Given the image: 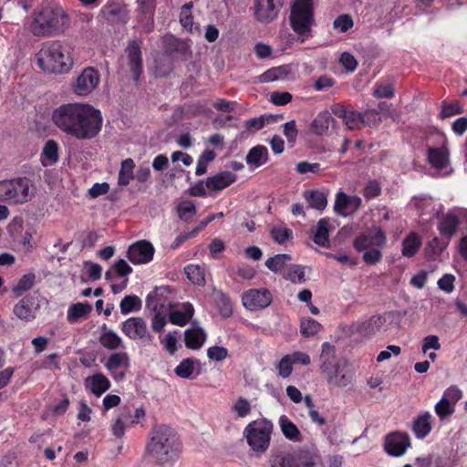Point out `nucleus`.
Instances as JSON below:
<instances>
[{
    "label": "nucleus",
    "mask_w": 467,
    "mask_h": 467,
    "mask_svg": "<svg viewBox=\"0 0 467 467\" xmlns=\"http://www.w3.org/2000/svg\"><path fill=\"white\" fill-rule=\"evenodd\" d=\"M51 121L66 135L89 140L99 134L103 117L100 110L90 104L73 102L56 108L52 111Z\"/></svg>",
    "instance_id": "f257e3e1"
},
{
    "label": "nucleus",
    "mask_w": 467,
    "mask_h": 467,
    "mask_svg": "<svg viewBox=\"0 0 467 467\" xmlns=\"http://www.w3.org/2000/svg\"><path fill=\"white\" fill-rule=\"evenodd\" d=\"M70 26V17L58 3H49L35 9L26 26L36 37H50L64 34Z\"/></svg>",
    "instance_id": "f03ea898"
},
{
    "label": "nucleus",
    "mask_w": 467,
    "mask_h": 467,
    "mask_svg": "<svg viewBox=\"0 0 467 467\" xmlns=\"http://www.w3.org/2000/svg\"><path fill=\"white\" fill-rule=\"evenodd\" d=\"M35 62L45 74H67L75 65L73 48L60 40L45 41L35 54Z\"/></svg>",
    "instance_id": "7ed1b4c3"
},
{
    "label": "nucleus",
    "mask_w": 467,
    "mask_h": 467,
    "mask_svg": "<svg viewBox=\"0 0 467 467\" xmlns=\"http://www.w3.org/2000/svg\"><path fill=\"white\" fill-rule=\"evenodd\" d=\"M320 358V370L329 385L345 388L352 381L353 373L347 362L336 358L334 346L327 342L324 343Z\"/></svg>",
    "instance_id": "20e7f679"
},
{
    "label": "nucleus",
    "mask_w": 467,
    "mask_h": 467,
    "mask_svg": "<svg viewBox=\"0 0 467 467\" xmlns=\"http://www.w3.org/2000/svg\"><path fill=\"white\" fill-rule=\"evenodd\" d=\"M289 24L301 42L310 38L316 26L314 0H294L291 5Z\"/></svg>",
    "instance_id": "39448f33"
},
{
    "label": "nucleus",
    "mask_w": 467,
    "mask_h": 467,
    "mask_svg": "<svg viewBox=\"0 0 467 467\" xmlns=\"http://www.w3.org/2000/svg\"><path fill=\"white\" fill-rule=\"evenodd\" d=\"M387 244V237L379 226H372L368 233L356 237L353 246L358 252L363 253V260L369 265L379 263L382 258L381 249Z\"/></svg>",
    "instance_id": "423d86ee"
},
{
    "label": "nucleus",
    "mask_w": 467,
    "mask_h": 467,
    "mask_svg": "<svg viewBox=\"0 0 467 467\" xmlns=\"http://www.w3.org/2000/svg\"><path fill=\"white\" fill-rule=\"evenodd\" d=\"M34 184L26 178L5 180L0 182V202L23 204L35 195Z\"/></svg>",
    "instance_id": "0eeeda50"
},
{
    "label": "nucleus",
    "mask_w": 467,
    "mask_h": 467,
    "mask_svg": "<svg viewBox=\"0 0 467 467\" xmlns=\"http://www.w3.org/2000/svg\"><path fill=\"white\" fill-rule=\"evenodd\" d=\"M271 467H324L321 456L315 451H301L293 454L277 453L270 458Z\"/></svg>",
    "instance_id": "6e6552de"
},
{
    "label": "nucleus",
    "mask_w": 467,
    "mask_h": 467,
    "mask_svg": "<svg viewBox=\"0 0 467 467\" xmlns=\"http://www.w3.org/2000/svg\"><path fill=\"white\" fill-rule=\"evenodd\" d=\"M181 451L179 440H150L146 446L147 455L160 462L177 459Z\"/></svg>",
    "instance_id": "1a4fd4ad"
},
{
    "label": "nucleus",
    "mask_w": 467,
    "mask_h": 467,
    "mask_svg": "<svg viewBox=\"0 0 467 467\" xmlns=\"http://www.w3.org/2000/svg\"><path fill=\"white\" fill-rule=\"evenodd\" d=\"M440 145L429 147L427 160L431 168L441 175H448L452 171L450 161V151L447 139L440 135Z\"/></svg>",
    "instance_id": "9d476101"
},
{
    "label": "nucleus",
    "mask_w": 467,
    "mask_h": 467,
    "mask_svg": "<svg viewBox=\"0 0 467 467\" xmlns=\"http://www.w3.org/2000/svg\"><path fill=\"white\" fill-rule=\"evenodd\" d=\"M99 81L100 75L99 71L91 67H86L76 78L72 86L73 92L77 96H88L97 88Z\"/></svg>",
    "instance_id": "9b49d317"
},
{
    "label": "nucleus",
    "mask_w": 467,
    "mask_h": 467,
    "mask_svg": "<svg viewBox=\"0 0 467 467\" xmlns=\"http://www.w3.org/2000/svg\"><path fill=\"white\" fill-rule=\"evenodd\" d=\"M285 0H254V16L263 24H268L278 17Z\"/></svg>",
    "instance_id": "f8f14e48"
},
{
    "label": "nucleus",
    "mask_w": 467,
    "mask_h": 467,
    "mask_svg": "<svg viewBox=\"0 0 467 467\" xmlns=\"http://www.w3.org/2000/svg\"><path fill=\"white\" fill-rule=\"evenodd\" d=\"M122 333L131 340L151 341L146 321L138 317H130L120 325Z\"/></svg>",
    "instance_id": "ddd939ff"
},
{
    "label": "nucleus",
    "mask_w": 467,
    "mask_h": 467,
    "mask_svg": "<svg viewBox=\"0 0 467 467\" xmlns=\"http://www.w3.org/2000/svg\"><path fill=\"white\" fill-rule=\"evenodd\" d=\"M362 203L360 197L348 195L342 191L337 192L334 202V211L337 214L348 217L358 212Z\"/></svg>",
    "instance_id": "4468645a"
},
{
    "label": "nucleus",
    "mask_w": 467,
    "mask_h": 467,
    "mask_svg": "<svg viewBox=\"0 0 467 467\" xmlns=\"http://www.w3.org/2000/svg\"><path fill=\"white\" fill-rule=\"evenodd\" d=\"M104 367L109 371L115 380H122L130 367V357L126 352L115 351L104 362Z\"/></svg>",
    "instance_id": "2eb2a0df"
},
{
    "label": "nucleus",
    "mask_w": 467,
    "mask_h": 467,
    "mask_svg": "<svg viewBox=\"0 0 467 467\" xmlns=\"http://www.w3.org/2000/svg\"><path fill=\"white\" fill-rule=\"evenodd\" d=\"M242 301L245 308L255 311L268 306L272 302V295L265 288L250 289L244 293Z\"/></svg>",
    "instance_id": "dca6fc26"
},
{
    "label": "nucleus",
    "mask_w": 467,
    "mask_h": 467,
    "mask_svg": "<svg viewBox=\"0 0 467 467\" xmlns=\"http://www.w3.org/2000/svg\"><path fill=\"white\" fill-rule=\"evenodd\" d=\"M154 252L153 245L150 242L142 240L130 245L128 258L134 265L148 264L152 260Z\"/></svg>",
    "instance_id": "f3484780"
},
{
    "label": "nucleus",
    "mask_w": 467,
    "mask_h": 467,
    "mask_svg": "<svg viewBox=\"0 0 467 467\" xmlns=\"http://www.w3.org/2000/svg\"><path fill=\"white\" fill-rule=\"evenodd\" d=\"M101 13L110 23H127L129 20V10L125 4L110 0L101 9Z\"/></svg>",
    "instance_id": "a211bd4d"
},
{
    "label": "nucleus",
    "mask_w": 467,
    "mask_h": 467,
    "mask_svg": "<svg viewBox=\"0 0 467 467\" xmlns=\"http://www.w3.org/2000/svg\"><path fill=\"white\" fill-rule=\"evenodd\" d=\"M128 66L133 79L138 81L142 71L141 45L140 42L130 41L126 48Z\"/></svg>",
    "instance_id": "6ab92c4d"
},
{
    "label": "nucleus",
    "mask_w": 467,
    "mask_h": 467,
    "mask_svg": "<svg viewBox=\"0 0 467 467\" xmlns=\"http://www.w3.org/2000/svg\"><path fill=\"white\" fill-rule=\"evenodd\" d=\"M377 119L378 112L376 110H367L362 114L351 109L344 122L349 130H358L365 124L376 121Z\"/></svg>",
    "instance_id": "aec40b11"
},
{
    "label": "nucleus",
    "mask_w": 467,
    "mask_h": 467,
    "mask_svg": "<svg viewBox=\"0 0 467 467\" xmlns=\"http://www.w3.org/2000/svg\"><path fill=\"white\" fill-rule=\"evenodd\" d=\"M202 371L201 362L194 358H188L181 361L174 368V373L181 379H192Z\"/></svg>",
    "instance_id": "412c9836"
},
{
    "label": "nucleus",
    "mask_w": 467,
    "mask_h": 467,
    "mask_svg": "<svg viewBox=\"0 0 467 467\" xmlns=\"http://www.w3.org/2000/svg\"><path fill=\"white\" fill-rule=\"evenodd\" d=\"M37 308L35 296L27 295L14 306V314L22 320L30 321L35 318V311Z\"/></svg>",
    "instance_id": "4be33fe9"
},
{
    "label": "nucleus",
    "mask_w": 467,
    "mask_h": 467,
    "mask_svg": "<svg viewBox=\"0 0 467 467\" xmlns=\"http://www.w3.org/2000/svg\"><path fill=\"white\" fill-rule=\"evenodd\" d=\"M99 341L103 348L109 350L124 348L122 338L114 330L109 328L106 324H103L100 327Z\"/></svg>",
    "instance_id": "5701e85b"
},
{
    "label": "nucleus",
    "mask_w": 467,
    "mask_h": 467,
    "mask_svg": "<svg viewBox=\"0 0 467 467\" xmlns=\"http://www.w3.org/2000/svg\"><path fill=\"white\" fill-rule=\"evenodd\" d=\"M273 424L265 419H259L250 422L245 430L246 438H270Z\"/></svg>",
    "instance_id": "b1692460"
},
{
    "label": "nucleus",
    "mask_w": 467,
    "mask_h": 467,
    "mask_svg": "<svg viewBox=\"0 0 467 467\" xmlns=\"http://www.w3.org/2000/svg\"><path fill=\"white\" fill-rule=\"evenodd\" d=\"M236 175L232 171H222L214 176L208 177L205 181L206 188L209 191H222L234 182Z\"/></svg>",
    "instance_id": "393cba45"
},
{
    "label": "nucleus",
    "mask_w": 467,
    "mask_h": 467,
    "mask_svg": "<svg viewBox=\"0 0 467 467\" xmlns=\"http://www.w3.org/2000/svg\"><path fill=\"white\" fill-rule=\"evenodd\" d=\"M85 387L96 397H100L110 388L109 379L103 374L98 373L85 379Z\"/></svg>",
    "instance_id": "a878e982"
},
{
    "label": "nucleus",
    "mask_w": 467,
    "mask_h": 467,
    "mask_svg": "<svg viewBox=\"0 0 467 467\" xmlns=\"http://www.w3.org/2000/svg\"><path fill=\"white\" fill-rule=\"evenodd\" d=\"M139 23L145 30H150L153 23L155 0H138Z\"/></svg>",
    "instance_id": "bb28decb"
},
{
    "label": "nucleus",
    "mask_w": 467,
    "mask_h": 467,
    "mask_svg": "<svg viewBox=\"0 0 467 467\" xmlns=\"http://www.w3.org/2000/svg\"><path fill=\"white\" fill-rule=\"evenodd\" d=\"M207 338V335L203 328L198 326H192L184 332L185 346L190 349L201 348Z\"/></svg>",
    "instance_id": "cd10ccee"
},
{
    "label": "nucleus",
    "mask_w": 467,
    "mask_h": 467,
    "mask_svg": "<svg viewBox=\"0 0 467 467\" xmlns=\"http://www.w3.org/2000/svg\"><path fill=\"white\" fill-rule=\"evenodd\" d=\"M194 308L190 303H183L180 306L171 310L169 314V320L176 326L183 327L192 317Z\"/></svg>",
    "instance_id": "c85d7f7f"
},
{
    "label": "nucleus",
    "mask_w": 467,
    "mask_h": 467,
    "mask_svg": "<svg viewBox=\"0 0 467 467\" xmlns=\"http://www.w3.org/2000/svg\"><path fill=\"white\" fill-rule=\"evenodd\" d=\"M432 416L429 411L420 413L412 422V431L418 438H425L431 431Z\"/></svg>",
    "instance_id": "c756f323"
},
{
    "label": "nucleus",
    "mask_w": 467,
    "mask_h": 467,
    "mask_svg": "<svg viewBox=\"0 0 467 467\" xmlns=\"http://www.w3.org/2000/svg\"><path fill=\"white\" fill-rule=\"evenodd\" d=\"M92 311V306L87 302H79L68 306L67 320L70 324H76L85 319Z\"/></svg>",
    "instance_id": "7c9ffc66"
},
{
    "label": "nucleus",
    "mask_w": 467,
    "mask_h": 467,
    "mask_svg": "<svg viewBox=\"0 0 467 467\" xmlns=\"http://www.w3.org/2000/svg\"><path fill=\"white\" fill-rule=\"evenodd\" d=\"M458 225V217L451 213H448L441 219L438 229L443 237L451 239L456 234Z\"/></svg>",
    "instance_id": "2f4dec72"
},
{
    "label": "nucleus",
    "mask_w": 467,
    "mask_h": 467,
    "mask_svg": "<svg viewBox=\"0 0 467 467\" xmlns=\"http://www.w3.org/2000/svg\"><path fill=\"white\" fill-rule=\"evenodd\" d=\"M422 244L421 238L414 232L410 233L401 244V254L410 258L414 256Z\"/></svg>",
    "instance_id": "473e14b6"
},
{
    "label": "nucleus",
    "mask_w": 467,
    "mask_h": 467,
    "mask_svg": "<svg viewBox=\"0 0 467 467\" xmlns=\"http://www.w3.org/2000/svg\"><path fill=\"white\" fill-rule=\"evenodd\" d=\"M192 3L185 4L182 6L180 11V24L182 26L190 33H200V26L194 23L192 9Z\"/></svg>",
    "instance_id": "72a5a7b5"
},
{
    "label": "nucleus",
    "mask_w": 467,
    "mask_h": 467,
    "mask_svg": "<svg viewBox=\"0 0 467 467\" xmlns=\"http://www.w3.org/2000/svg\"><path fill=\"white\" fill-rule=\"evenodd\" d=\"M135 162L131 158L123 160L118 174V184L120 187L128 186L134 179Z\"/></svg>",
    "instance_id": "f704fd0d"
},
{
    "label": "nucleus",
    "mask_w": 467,
    "mask_h": 467,
    "mask_svg": "<svg viewBox=\"0 0 467 467\" xmlns=\"http://www.w3.org/2000/svg\"><path fill=\"white\" fill-rule=\"evenodd\" d=\"M268 160V150L266 147L257 145L252 148L246 155L245 161L248 165L258 168L264 165Z\"/></svg>",
    "instance_id": "c9c22d12"
},
{
    "label": "nucleus",
    "mask_w": 467,
    "mask_h": 467,
    "mask_svg": "<svg viewBox=\"0 0 467 467\" xmlns=\"http://www.w3.org/2000/svg\"><path fill=\"white\" fill-rule=\"evenodd\" d=\"M310 208L323 211L327 205V194L318 190H308L303 194Z\"/></svg>",
    "instance_id": "e433bc0d"
},
{
    "label": "nucleus",
    "mask_w": 467,
    "mask_h": 467,
    "mask_svg": "<svg viewBox=\"0 0 467 467\" xmlns=\"http://www.w3.org/2000/svg\"><path fill=\"white\" fill-rule=\"evenodd\" d=\"M58 156V144L53 140H47L41 153L42 164L44 166L53 165L57 162Z\"/></svg>",
    "instance_id": "4c0bfd02"
},
{
    "label": "nucleus",
    "mask_w": 467,
    "mask_h": 467,
    "mask_svg": "<svg viewBox=\"0 0 467 467\" xmlns=\"http://www.w3.org/2000/svg\"><path fill=\"white\" fill-rule=\"evenodd\" d=\"M332 120L331 114L327 110L319 112L311 124V130L317 135H323L327 132L330 122Z\"/></svg>",
    "instance_id": "58836bf2"
},
{
    "label": "nucleus",
    "mask_w": 467,
    "mask_h": 467,
    "mask_svg": "<svg viewBox=\"0 0 467 467\" xmlns=\"http://www.w3.org/2000/svg\"><path fill=\"white\" fill-rule=\"evenodd\" d=\"M410 446V440H385L384 449L391 456L399 457Z\"/></svg>",
    "instance_id": "ea45409f"
},
{
    "label": "nucleus",
    "mask_w": 467,
    "mask_h": 467,
    "mask_svg": "<svg viewBox=\"0 0 467 467\" xmlns=\"http://www.w3.org/2000/svg\"><path fill=\"white\" fill-rule=\"evenodd\" d=\"M329 222L327 219H321L317 223V229L313 237L315 244L326 247L329 244Z\"/></svg>",
    "instance_id": "a19ab883"
},
{
    "label": "nucleus",
    "mask_w": 467,
    "mask_h": 467,
    "mask_svg": "<svg viewBox=\"0 0 467 467\" xmlns=\"http://www.w3.org/2000/svg\"><path fill=\"white\" fill-rule=\"evenodd\" d=\"M385 318L381 316H374L369 319L357 324V330L362 335H369L379 330L384 324Z\"/></svg>",
    "instance_id": "79ce46f5"
},
{
    "label": "nucleus",
    "mask_w": 467,
    "mask_h": 467,
    "mask_svg": "<svg viewBox=\"0 0 467 467\" xmlns=\"http://www.w3.org/2000/svg\"><path fill=\"white\" fill-rule=\"evenodd\" d=\"M184 272L188 279L198 285H203L205 284V270L199 265H188L184 268Z\"/></svg>",
    "instance_id": "37998d69"
},
{
    "label": "nucleus",
    "mask_w": 467,
    "mask_h": 467,
    "mask_svg": "<svg viewBox=\"0 0 467 467\" xmlns=\"http://www.w3.org/2000/svg\"><path fill=\"white\" fill-rule=\"evenodd\" d=\"M180 333L177 330L169 332L163 337H160L161 344L163 348L171 355H174L178 349Z\"/></svg>",
    "instance_id": "c03bdc74"
},
{
    "label": "nucleus",
    "mask_w": 467,
    "mask_h": 467,
    "mask_svg": "<svg viewBox=\"0 0 467 467\" xmlns=\"http://www.w3.org/2000/svg\"><path fill=\"white\" fill-rule=\"evenodd\" d=\"M177 213L183 221L191 220L196 214V206L190 200H183L177 205Z\"/></svg>",
    "instance_id": "a18cd8bd"
},
{
    "label": "nucleus",
    "mask_w": 467,
    "mask_h": 467,
    "mask_svg": "<svg viewBox=\"0 0 467 467\" xmlns=\"http://www.w3.org/2000/svg\"><path fill=\"white\" fill-rule=\"evenodd\" d=\"M354 26V20L348 14H341L333 21V28L339 33H346Z\"/></svg>",
    "instance_id": "49530a36"
},
{
    "label": "nucleus",
    "mask_w": 467,
    "mask_h": 467,
    "mask_svg": "<svg viewBox=\"0 0 467 467\" xmlns=\"http://www.w3.org/2000/svg\"><path fill=\"white\" fill-rule=\"evenodd\" d=\"M291 260V256L286 254H279L273 257L268 258L265 261V266L273 271V272H279L284 268L285 264Z\"/></svg>",
    "instance_id": "de8ad7c7"
},
{
    "label": "nucleus",
    "mask_w": 467,
    "mask_h": 467,
    "mask_svg": "<svg viewBox=\"0 0 467 467\" xmlns=\"http://www.w3.org/2000/svg\"><path fill=\"white\" fill-rule=\"evenodd\" d=\"M463 112L462 106L459 101L446 102L441 104L440 117L441 119H448L459 115Z\"/></svg>",
    "instance_id": "09e8293b"
},
{
    "label": "nucleus",
    "mask_w": 467,
    "mask_h": 467,
    "mask_svg": "<svg viewBox=\"0 0 467 467\" xmlns=\"http://www.w3.org/2000/svg\"><path fill=\"white\" fill-rule=\"evenodd\" d=\"M120 312L123 315L139 310L141 307V301L137 296H126L119 304Z\"/></svg>",
    "instance_id": "8fccbe9b"
},
{
    "label": "nucleus",
    "mask_w": 467,
    "mask_h": 467,
    "mask_svg": "<svg viewBox=\"0 0 467 467\" xmlns=\"http://www.w3.org/2000/svg\"><path fill=\"white\" fill-rule=\"evenodd\" d=\"M119 418H125L124 422L125 425L128 428L133 427L134 425L138 424L140 420L144 419L145 417V410L142 408L136 409L134 414H131V412L129 410H123V411L119 416Z\"/></svg>",
    "instance_id": "3c124183"
},
{
    "label": "nucleus",
    "mask_w": 467,
    "mask_h": 467,
    "mask_svg": "<svg viewBox=\"0 0 467 467\" xmlns=\"http://www.w3.org/2000/svg\"><path fill=\"white\" fill-rule=\"evenodd\" d=\"M321 325L312 318H303L300 323V331L305 337H313L321 330Z\"/></svg>",
    "instance_id": "603ef678"
},
{
    "label": "nucleus",
    "mask_w": 467,
    "mask_h": 467,
    "mask_svg": "<svg viewBox=\"0 0 467 467\" xmlns=\"http://www.w3.org/2000/svg\"><path fill=\"white\" fill-rule=\"evenodd\" d=\"M432 200L430 197L415 198L411 202V205L420 213V214H431L434 212Z\"/></svg>",
    "instance_id": "864d4df0"
},
{
    "label": "nucleus",
    "mask_w": 467,
    "mask_h": 467,
    "mask_svg": "<svg viewBox=\"0 0 467 467\" xmlns=\"http://www.w3.org/2000/svg\"><path fill=\"white\" fill-rule=\"evenodd\" d=\"M251 404L244 398H238L232 405V411L239 418H244L251 412Z\"/></svg>",
    "instance_id": "5fc2aeb1"
},
{
    "label": "nucleus",
    "mask_w": 467,
    "mask_h": 467,
    "mask_svg": "<svg viewBox=\"0 0 467 467\" xmlns=\"http://www.w3.org/2000/svg\"><path fill=\"white\" fill-rule=\"evenodd\" d=\"M454 407L447 400L441 398L435 405V413L441 420L451 416L454 412Z\"/></svg>",
    "instance_id": "6e6d98bb"
},
{
    "label": "nucleus",
    "mask_w": 467,
    "mask_h": 467,
    "mask_svg": "<svg viewBox=\"0 0 467 467\" xmlns=\"http://www.w3.org/2000/svg\"><path fill=\"white\" fill-rule=\"evenodd\" d=\"M280 427L283 434L286 438H296L299 431L297 427L285 415L279 419Z\"/></svg>",
    "instance_id": "4d7b16f0"
},
{
    "label": "nucleus",
    "mask_w": 467,
    "mask_h": 467,
    "mask_svg": "<svg viewBox=\"0 0 467 467\" xmlns=\"http://www.w3.org/2000/svg\"><path fill=\"white\" fill-rule=\"evenodd\" d=\"M293 365L290 356H284L275 366L278 375L283 379L288 378L293 372Z\"/></svg>",
    "instance_id": "13d9d810"
},
{
    "label": "nucleus",
    "mask_w": 467,
    "mask_h": 467,
    "mask_svg": "<svg viewBox=\"0 0 467 467\" xmlns=\"http://www.w3.org/2000/svg\"><path fill=\"white\" fill-rule=\"evenodd\" d=\"M270 440H246L251 454L256 457L262 455L269 448Z\"/></svg>",
    "instance_id": "bf43d9fd"
},
{
    "label": "nucleus",
    "mask_w": 467,
    "mask_h": 467,
    "mask_svg": "<svg viewBox=\"0 0 467 467\" xmlns=\"http://www.w3.org/2000/svg\"><path fill=\"white\" fill-rule=\"evenodd\" d=\"M35 283V276L33 275H24L17 285L14 286L13 292L16 296H20L23 292L29 290Z\"/></svg>",
    "instance_id": "052dcab7"
},
{
    "label": "nucleus",
    "mask_w": 467,
    "mask_h": 467,
    "mask_svg": "<svg viewBox=\"0 0 467 467\" xmlns=\"http://www.w3.org/2000/svg\"><path fill=\"white\" fill-rule=\"evenodd\" d=\"M285 278L293 283L303 284L306 281L305 269L302 266L295 265L288 269Z\"/></svg>",
    "instance_id": "680f3d73"
},
{
    "label": "nucleus",
    "mask_w": 467,
    "mask_h": 467,
    "mask_svg": "<svg viewBox=\"0 0 467 467\" xmlns=\"http://www.w3.org/2000/svg\"><path fill=\"white\" fill-rule=\"evenodd\" d=\"M339 64L347 72H353L358 67V61L349 52H343L338 59Z\"/></svg>",
    "instance_id": "e2e57ef3"
},
{
    "label": "nucleus",
    "mask_w": 467,
    "mask_h": 467,
    "mask_svg": "<svg viewBox=\"0 0 467 467\" xmlns=\"http://www.w3.org/2000/svg\"><path fill=\"white\" fill-rule=\"evenodd\" d=\"M271 235L276 243L284 244L292 237V231L286 227H274Z\"/></svg>",
    "instance_id": "0e129e2a"
},
{
    "label": "nucleus",
    "mask_w": 467,
    "mask_h": 467,
    "mask_svg": "<svg viewBox=\"0 0 467 467\" xmlns=\"http://www.w3.org/2000/svg\"><path fill=\"white\" fill-rule=\"evenodd\" d=\"M92 410L85 400H79L78 403L77 419L80 422H88L91 420Z\"/></svg>",
    "instance_id": "69168bd1"
},
{
    "label": "nucleus",
    "mask_w": 467,
    "mask_h": 467,
    "mask_svg": "<svg viewBox=\"0 0 467 467\" xmlns=\"http://www.w3.org/2000/svg\"><path fill=\"white\" fill-rule=\"evenodd\" d=\"M462 390L456 386H451L444 390L441 398L447 400V401L455 406V404L462 399Z\"/></svg>",
    "instance_id": "338daca9"
},
{
    "label": "nucleus",
    "mask_w": 467,
    "mask_h": 467,
    "mask_svg": "<svg viewBox=\"0 0 467 467\" xmlns=\"http://www.w3.org/2000/svg\"><path fill=\"white\" fill-rule=\"evenodd\" d=\"M207 356L212 360L223 361L228 357V350L223 347H210L207 349Z\"/></svg>",
    "instance_id": "774afa93"
}]
</instances>
